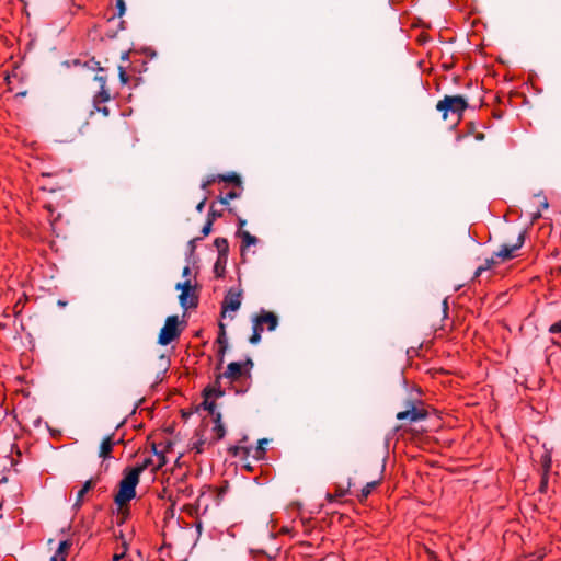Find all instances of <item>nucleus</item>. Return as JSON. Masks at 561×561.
Returning <instances> with one entry per match:
<instances>
[{"instance_id":"obj_39","label":"nucleus","mask_w":561,"mask_h":561,"mask_svg":"<svg viewBox=\"0 0 561 561\" xmlns=\"http://www.w3.org/2000/svg\"><path fill=\"white\" fill-rule=\"evenodd\" d=\"M549 332L550 333H561V320L553 323L550 329H549Z\"/></svg>"},{"instance_id":"obj_11","label":"nucleus","mask_w":561,"mask_h":561,"mask_svg":"<svg viewBox=\"0 0 561 561\" xmlns=\"http://www.w3.org/2000/svg\"><path fill=\"white\" fill-rule=\"evenodd\" d=\"M114 444V434L106 435L100 444L99 457L104 460L110 458Z\"/></svg>"},{"instance_id":"obj_36","label":"nucleus","mask_w":561,"mask_h":561,"mask_svg":"<svg viewBox=\"0 0 561 561\" xmlns=\"http://www.w3.org/2000/svg\"><path fill=\"white\" fill-rule=\"evenodd\" d=\"M219 345V350H218V355H219V364H222L224 363V356H225V353L228 348V343L226 344H218Z\"/></svg>"},{"instance_id":"obj_14","label":"nucleus","mask_w":561,"mask_h":561,"mask_svg":"<svg viewBox=\"0 0 561 561\" xmlns=\"http://www.w3.org/2000/svg\"><path fill=\"white\" fill-rule=\"evenodd\" d=\"M179 302L183 309L194 308L198 304V297L194 293H181L179 295Z\"/></svg>"},{"instance_id":"obj_32","label":"nucleus","mask_w":561,"mask_h":561,"mask_svg":"<svg viewBox=\"0 0 561 561\" xmlns=\"http://www.w3.org/2000/svg\"><path fill=\"white\" fill-rule=\"evenodd\" d=\"M117 14L116 16L121 18L125 14L126 5L124 0H116Z\"/></svg>"},{"instance_id":"obj_30","label":"nucleus","mask_w":561,"mask_h":561,"mask_svg":"<svg viewBox=\"0 0 561 561\" xmlns=\"http://www.w3.org/2000/svg\"><path fill=\"white\" fill-rule=\"evenodd\" d=\"M117 70H118V77H119L121 83L126 84L128 82L129 78L125 71L124 66H118Z\"/></svg>"},{"instance_id":"obj_25","label":"nucleus","mask_w":561,"mask_h":561,"mask_svg":"<svg viewBox=\"0 0 561 561\" xmlns=\"http://www.w3.org/2000/svg\"><path fill=\"white\" fill-rule=\"evenodd\" d=\"M218 328H219V331H218V336L216 340L217 344L228 343L227 333H226V324L224 322H219Z\"/></svg>"},{"instance_id":"obj_60","label":"nucleus","mask_w":561,"mask_h":561,"mask_svg":"<svg viewBox=\"0 0 561 561\" xmlns=\"http://www.w3.org/2000/svg\"><path fill=\"white\" fill-rule=\"evenodd\" d=\"M160 359L165 362V367H167L168 366V360L165 359L164 355H161Z\"/></svg>"},{"instance_id":"obj_28","label":"nucleus","mask_w":561,"mask_h":561,"mask_svg":"<svg viewBox=\"0 0 561 561\" xmlns=\"http://www.w3.org/2000/svg\"><path fill=\"white\" fill-rule=\"evenodd\" d=\"M239 197H240V193H237L236 191H231L226 196H220L219 202L222 205H228L230 199H234V198H239Z\"/></svg>"},{"instance_id":"obj_2","label":"nucleus","mask_w":561,"mask_h":561,"mask_svg":"<svg viewBox=\"0 0 561 561\" xmlns=\"http://www.w3.org/2000/svg\"><path fill=\"white\" fill-rule=\"evenodd\" d=\"M139 482V470L131 469L119 482L118 493L115 495V503L122 507L136 496V486Z\"/></svg>"},{"instance_id":"obj_19","label":"nucleus","mask_w":561,"mask_h":561,"mask_svg":"<svg viewBox=\"0 0 561 561\" xmlns=\"http://www.w3.org/2000/svg\"><path fill=\"white\" fill-rule=\"evenodd\" d=\"M228 255H218L214 265V272L217 277H222L226 272Z\"/></svg>"},{"instance_id":"obj_21","label":"nucleus","mask_w":561,"mask_h":561,"mask_svg":"<svg viewBox=\"0 0 561 561\" xmlns=\"http://www.w3.org/2000/svg\"><path fill=\"white\" fill-rule=\"evenodd\" d=\"M214 245L218 250V255H228L229 243L226 238H216L214 241Z\"/></svg>"},{"instance_id":"obj_45","label":"nucleus","mask_w":561,"mask_h":561,"mask_svg":"<svg viewBox=\"0 0 561 561\" xmlns=\"http://www.w3.org/2000/svg\"><path fill=\"white\" fill-rule=\"evenodd\" d=\"M220 216V213H217L216 210L213 209V207L210 208L209 213H208V216L207 218H213V221L215 220V218L219 217Z\"/></svg>"},{"instance_id":"obj_18","label":"nucleus","mask_w":561,"mask_h":561,"mask_svg":"<svg viewBox=\"0 0 561 561\" xmlns=\"http://www.w3.org/2000/svg\"><path fill=\"white\" fill-rule=\"evenodd\" d=\"M228 453L232 457H239L242 456L244 458L249 457L252 453V446L247 445H233L228 448Z\"/></svg>"},{"instance_id":"obj_61","label":"nucleus","mask_w":561,"mask_h":561,"mask_svg":"<svg viewBox=\"0 0 561 561\" xmlns=\"http://www.w3.org/2000/svg\"><path fill=\"white\" fill-rule=\"evenodd\" d=\"M1 483H5L8 482V478L7 477H3L1 480H0Z\"/></svg>"},{"instance_id":"obj_7","label":"nucleus","mask_w":561,"mask_h":561,"mask_svg":"<svg viewBox=\"0 0 561 561\" xmlns=\"http://www.w3.org/2000/svg\"><path fill=\"white\" fill-rule=\"evenodd\" d=\"M524 241H525V231L519 233L515 244H513V245L503 244L501 247V249L497 252H495V256L500 257L503 261L512 259L514 251L522 248V245L524 244Z\"/></svg>"},{"instance_id":"obj_5","label":"nucleus","mask_w":561,"mask_h":561,"mask_svg":"<svg viewBox=\"0 0 561 561\" xmlns=\"http://www.w3.org/2000/svg\"><path fill=\"white\" fill-rule=\"evenodd\" d=\"M241 289L229 288L221 302V317H226L227 311H237L241 307Z\"/></svg>"},{"instance_id":"obj_8","label":"nucleus","mask_w":561,"mask_h":561,"mask_svg":"<svg viewBox=\"0 0 561 561\" xmlns=\"http://www.w3.org/2000/svg\"><path fill=\"white\" fill-rule=\"evenodd\" d=\"M208 427L207 424L201 423L199 426L195 430V438L196 440L192 442V448L196 449L197 453H203V446L208 443L209 439L207 436Z\"/></svg>"},{"instance_id":"obj_57","label":"nucleus","mask_w":561,"mask_h":561,"mask_svg":"<svg viewBox=\"0 0 561 561\" xmlns=\"http://www.w3.org/2000/svg\"><path fill=\"white\" fill-rule=\"evenodd\" d=\"M196 529H197L198 536H201V534H202V524L201 523H198L196 525Z\"/></svg>"},{"instance_id":"obj_58","label":"nucleus","mask_w":561,"mask_h":561,"mask_svg":"<svg viewBox=\"0 0 561 561\" xmlns=\"http://www.w3.org/2000/svg\"><path fill=\"white\" fill-rule=\"evenodd\" d=\"M57 305L60 306V307H65L67 305V301L58 300Z\"/></svg>"},{"instance_id":"obj_37","label":"nucleus","mask_w":561,"mask_h":561,"mask_svg":"<svg viewBox=\"0 0 561 561\" xmlns=\"http://www.w3.org/2000/svg\"><path fill=\"white\" fill-rule=\"evenodd\" d=\"M45 424V427L49 431L50 435L53 437H59L61 435V431L60 430H57V428H54L51 426H49L48 423H44Z\"/></svg>"},{"instance_id":"obj_48","label":"nucleus","mask_w":561,"mask_h":561,"mask_svg":"<svg viewBox=\"0 0 561 561\" xmlns=\"http://www.w3.org/2000/svg\"><path fill=\"white\" fill-rule=\"evenodd\" d=\"M547 481H548V476L542 474V482H541L540 491H543L547 488Z\"/></svg>"},{"instance_id":"obj_33","label":"nucleus","mask_w":561,"mask_h":561,"mask_svg":"<svg viewBox=\"0 0 561 561\" xmlns=\"http://www.w3.org/2000/svg\"><path fill=\"white\" fill-rule=\"evenodd\" d=\"M211 227H213V218H207V220L202 229V233L204 237H206L210 233Z\"/></svg>"},{"instance_id":"obj_15","label":"nucleus","mask_w":561,"mask_h":561,"mask_svg":"<svg viewBox=\"0 0 561 561\" xmlns=\"http://www.w3.org/2000/svg\"><path fill=\"white\" fill-rule=\"evenodd\" d=\"M270 442L271 439L268 438L257 439V444L255 447H252V453L250 456H252L256 460L263 459L266 453V447L270 444Z\"/></svg>"},{"instance_id":"obj_41","label":"nucleus","mask_w":561,"mask_h":561,"mask_svg":"<svg viewBox=\"0 0 561 561\" xmlns=\"http://www.w3.org/2000/svg\"><path fill=\"white\" fill-rule=\"evenodd\" d=\"M494 264H495V261L493 257H491V259H486L484 264L481 266L483 267L484 271H486V270L491 268Z\"/></svg>"},{"instance_id":"obj_17","label":"nucleus","mask_w":561,"mask_h":561,"mask_svg":"<svg viewBox=\"0 0 561 561\" xmlns=\"http://www.w3.org/2000/svg\"><path fill=\"white\" fill-rule=\"evenodd\" d=\"M227 431L222 423H216V425L211 428V433L208 436L209 445L215 444L216 442L222 439L226 435Z\"/></svg>"},{"instance_id":"obj_56","label":"nucleus","mask_w":561,"mask_h":561,"mask_svg":"<svg viewBox=\"0 0 561 561\" xmlns=\"http://www.w3.org/2000/svg\"><path fill=\"white\" fill-rule=\"evenodd\" d=\"M540 217H541V214H540V211H539V210H538V211H536V213H533V221L537 220V219H538V218H540Z\"/></svg>"},{"instance_id":"obj_53","label":"nucleus","mask_w":561,"mask_h":561,"mask_svg":"<svg viewBox=\"0 0 561 561\" xmlns=\"http://www.w3.org/2000/svg\"><path fill=\"white\" fill-rule=\"evenodd\" d=\"M542 554H539V556H531L529 557V559L527 561H540L542 559Z\"/></svg>"},{"instance_id":"obj_51","label":"nucleus","mask_w":561,"mask_h":561,"mask_svg":"<svg viewBox=\"0 0 561 561\" xmlns=\"http://www.w3.org/2000/svg\"><path fill=\"white\" fill-rule=\"evenodd\" d=\"M238 222H239V230H243L242 228L247 225V220L243 218H239Z\"/></svg>"},{"instance_id":"obj_6","label":"nucleus","mask_w":561,"mask_h":561,"mask_svg":"<svg viewBox=\"0 0 561 561\" xmlns=\"http://www.w3.org/2000/svg\"><path fill=\"white\" fill-rule=\"evenodd\" d=\"M224 393H225L224 390H221L220 388H215V387L206 388L204 390L205 399H204L202 405H203L204 410H207L214 416L213 421H216V422L221 421V414L215 412L216 404L214 402H210L209 398H211L213 396L221 397V396H224Z\"/></svg>"},{"instance_id":"obj_52","label":"nucleus","mask_w":561,"mask_h":561,"mask_svg":"<svg viewBox=\"0 0 561 561\" xmlns=\"http://www.w3.org/2000/svg\"><path fill=\"white\" fill-rule=\"evenodd\" d=\"M484 272L483 267L482 266H479L477 268V271L474 272V276L473 278H477L478 276H480L482 273Z\"/></svg>"},{"instance_id":"obj_24","label":"nucleus","mask_w":561,"mask_h":561,"mask_svg":"<svg viewBox=\"0 0 561 561\" xmlns=\"http://www.w3.org/2000/svg\"><path fill=\"white\" fill-rule=\"evenodd\" d=\"M70 547L71 542L69 540L60 541L55 556H57V558L61 557V559L65 560Z\"/></svg>"},{"instance_id":"obj_20","label":"nucleus","mask_w":561,"mask_h":561,"mask_svg":"<svg viewBox=\"0 0 561 561\" xmlns=\"http://www.w3.org/2000/svg\"><path fill=\"white\" fill-rule=\"evenodd\" d=\"M217 179H218V181L232 183L238 186H240L242 184L241 178L234 172H231L228 174H218Z\"/></svg>"},{"instance_id":"obj_26","label":"nucleus","mask_w":561,"mask_h":561,"mask_svg":"<svg viewBox=\"0 0 561 561\" xmlns=\"http://www.w3.org/2000/svg\"><path fill=\"white\" fill-rule=\"evenodd\" d=\"M541 465H542L543 474L548 476V472L551 468V456L549 453L543 454V456L541 458Z\"/></svg>"},{"instance_id":"obj_13","label":"nucleus","mask_w":561,"mask_h":561,"mask_svg":"<svg viewBox=\"0 0 561 561\" xmlns=\"http://www.w3.org/2000/svg\"><path fill=\"white\" fill-rule=\"evenodd\" d=\"M412 423L409 424H400L397 425L393 430L394 434H399L400 436H404L405 434H411L412 437L422 434L426 430L423 426H420L419 428L412 427Z\"/></svg>"},{"instance_id":"obj_49","label":"nucleus","mask_w":561,"mask_h":561,"mask_svg":"<svg viewBox=\"0 0 561 561\" xmlns=\"http://www.w3.org/2000/svg\"><path fill=\"white\" fill-rule=\"evenodd\" d=\"M242 365H243V367L252 368L253 367V360L249 357V358H247V360Z\"/></svg>"},{"instance_id":"obj_46","label":"nucleus","mask_w":561,"mask_h":561,"mask_svg":"<svg viewBox=\"0 0 561 561\" xmlns=\"http://www.w3.org/2000/svg\"><path fill=\"white\" fill-rule=\"evenodd\" d=\"M205 203H206V197H205V198H203V199L197 204V206H196V210H197L198 213H202V211H203V209H204V207H205Z\"/></svg>"},{"instance_id":"obj_63","label":"nucleus","mask_w":561,"mask_h":561,"mask_svg":"<svg viewBox=\"0 0 561 561\" xmlns=\"http://www.w3.org/2000/svg\"><path fill=\"white\" fill-rule=\"evenodd\" d=\"M172 446V442L171 440H167V448H170Z\"/></svg>"},{"instance_id":"obj_59","label":"nucleus","mask_w":561,"mask_h":561,"mask_svg":"<svg viewBox=\"0 0 561 561\" xmlns=\"http://www.w3.org/2000/svg\"><path fill=\"white\" fill-rule=\"evenodd\" d=\"M443 306H444V310L446 311V310H447V308H448L447 299H445V300L443 301Z\"/></svg>"},{"instance_id":"obj_42","label":"nucleus","mask_w":561,"mask_h":561,"mask_svg":"<svg viewBox=\"0 0 561 561\" xmlns=\"http://www.w3.org/2000/svg\"><path fill=\"white\" fill-rule=\"evenodd\" d=\"M94 80L100 83V89H102V87H106V77H104V76H95Z\"/></svg>"},{"instance_id":"obj_27","label":"nucleus","mask_w":561,"mask_h":561,"mask_svg":"<svg viewBox=\"0 0 561 561\" xmlns=\"http://www.w3.org/2000/svg\"><path fill=\"white\" fill-rule=\"evenodd\" d=\"M153 451L156 456L158 457V463L154 466V469H160L167 463L165 456L162 451H158L156 448V444L152 445Z\"/></svg>"},{"instance_id":"obj_9","label":"nucleus","mask_w":561,"mask_h":561,"mask_svg":"<svg viewBox=\"0 0 561 561\" xmlns=\"http://www.w3.org/2000/svg\"><path fill=\"white\" fill-rule=\"evenodd\" d=\"M242 368L243 365L238 362H232L228 364L226 371L222 375H219L217 378V381H219L220 378L225 377L231 380H237L242 376Z\"/></svg>"},{"instance_id":"obj_50","label":"nucleus","mask_w":561,"mask_h":561,"mask_svg":"<svg viewBox=\"0 0 561 561\" xmlns=\"http://www.w3.org/2000/svg\"><path fill=\"white\" fill-rule=\"evenodd\" d=\"M198 239H199V238H197V240H198ZM195 242H196V239H193V240H191V241L188 242V247H190V251H191V253H193V252H194V250H195Z\"/></svg>"},{"instance_id":"obj_16","label":"nucleus","mask_w":561,"mask_h":561,"mask_svg":"<svg viewBox=\"0 0 561 561\" xmlns=\"http://www.w3.org/2000/svg\"><path fill=\"white\" fill-rule=\"evenodd\" d=\"M95 485V481L93 479H90L88 481L84 482L83 486L81 488V490L77 493V497H76V502L73 504V508L76 511H78L81 505H82V501H83V496Z\"/></svg>"},{"instance_id":"obj_3","label":"nucleus","mask_w":561,"mask_h":561,"mask_svg":"<svg viewBox=\"0 0 561 561\" xmlns=\"http://www.w3.org/2000/svg\"><path fill=\"white\" fill-rule=\"evenodd\" d=\"M467 107V100L461 95H445L444 99L436 104V110L443 113L444 119L447 118L448 112H453L460 117Z\"/></svg>"},{"instance_id":"obj_64","label":"nucleus","mask_w":561,"mask_h":561,"mask_svg":"<svg viewBox=\"0 0 561 561\" xmlns=\"http://www.w3.org/2000/svg\"><path fill=\"white\" fill-rule=\"evenodd\" d=\"M49 561H57V556H53Z\"/></svg>"},{"instance_id":"obj_23","label":"nucleus","mask_w":561,"mask_h":561,"mask_svg":"<svg viewBox=\"0 0 561 561\" xmlns=\"http://www.w3.org/2000/svg\"><path fill=\"white\" fill-rule=\"evenodd\" d=\"M110 99H111V95H110L108 90L106 89V87H102V89H100L99 93L94 96L93 103H94V105H98L99 103H104V102L110 101Z\"/></svg>"},{"instance_id":"obj_55","label":"nucleus","mask_w":561,"mask_h":561,"mask_svg":"<svg viewBox=\"0 0 561 561\" xmlns=\"http://www.w3.org/2000/svg\"><path fill=\"white\" fill-rule=\"evenodd\" d=\"M191 273V268L190 266H185L182 271V275L185 277V276H188Z\"/></svg>"},{"instance_id":"obj_29","label":"nucleus","mask_w":561,"mask_h":561,"mask_svg":"<svg viewBox=\"0 0 561 561\" xmlns=\"http://www.w3.org/2000/svg\"><path fill=\"white\" fill-rule=\"evenodd\" d=\"M176 290H181V293H191L193 290V286L190 280L178 283L175 285Z\"/></svg>"},{"instance_id":"obj_22","label":"nucleus","mask_w":561,"mask_h":561,"mask_svg":"<svg viewBox=\"0 0 561 561\" xmlns=\"http://www.w3.org/2000/svg\"><path fill=\"white\" fill-rule=\"evenodd\" d=\"M379 481H371L368 482L362 490L360 493L357 495L358 500L360 502L365 501L369 494L373 492V490L378 485Z\"/></svg>"},{"instance_id":"obj_4","label":"nucleus","mask_w":561,"mask_h":561,"mask_svg":"<svg viewBox=\"0 0 561 561\" xmlns=\"http://www.w3.org/2000/svg\"><path fill=\"white\" fill-rule=\"evenodd\" d=\"M181 324L178 316H169L165 319L164 325L161 328L158 343L160 345H168L175 339H178L181 334V329L179 328Z\"/></svg>"},{"instance_id":"obj_12","label":"nucleus","mask_w":561,"mask_h":561,"mask_svg":"<svg viewBox=\"0 0 561 561\" xmlns=\"http://www.w3.org/2000/svg\"><path fill=\"white\" fill-rule=\"evenodd\" d=\"M237 236L242 240L241 256L244 257L245 249L248 247L255 245L259 242V239L247 230H238Z\"/></svg>"},{"instance_id":"obj_35","label":"nucleus","mask_w":561,"mask_h":561,"mask_svg":"<svg viewBox=\"0 0 561 561\" xmlns=\"http://www.w3.org/2000/svg\"><path fill=\"white\" fill-rule=\"evenodd\" d=\"M252 321H253V328H252L253 332H257L261 334L264 330L262 323L260 322V320L256 317H253Z\"/></svg>"},{"instance_id":"obj_44","label":"nucleus","mask_w":561,"mask_h":561,"mask_svg":"<svg viewBox=\"0 0 561 561\" xmlns=\"http://www.w3.org/2000/svg\"><path fill=\"white\" fill-rule=\"evenodd\" d=\"M95 110L101 112L104 116H108L110 115V110L104 106V107H99L98 105H94Z\"/></svg>"},{"instance_id":"obj_47","label":"nucleus","mask_w":561,"mask_h":561,"mask_svg":"<svg viewBox=\"0 0 561 561\" xmlns=\"http://www.w3.org/2000/svg\"><path fill=\"white\" fill-rule=\"evenodd\" d=\"M249 440V435L247 433L242 434L241 438L238 440L239 445H245Z\"/></svg>"},{"instance_id":"obj_1","label":"nucleus","mask_w":561,"mask_h":561,"mask_svg":"<svg viewBox=\"0 0 561 561\" xmlns=\"http://www.w3.org/2000/svg\"><path fill=\"white\" fill-rule=\"evenodd\" d=\"M396 417L398 421H422L426 419H442L443 415L437 409L410 394L402 402Z\"/></svg>"},{"instance_id":"obj_43","label":"nucleus","mask_w":561,"mask_h":561,"mask_svg":"<svg viewBox=\"0 0 561 561\" xmlns=\"http://www.w3.org/2000/svg\"><path fill=\"white\" fill-rule=\"evenodd\" d=\"M123 546H124V551H123L122 553H116V554H114V557H113V561H118V560H121L122 558H124V556H125V551L127 550V543H126V542H124V543H123Z\"/></svg>"},{"instance_id":"obj_34","label":"nucleus","mask_w":561,"mask_h":561,"mask_svg":"<svg viewBox=\"0 0 561 561\" xmlns=\"http://www.w3.org/2000/svg\"><path fill=\"white\" fill-rule=\"evenodd\" d=\"M152 465H153L152 459L147 458V459L144 460V462L141 465L135 467L134 469H138L139 470V474H140L144 470H146L149 466H152Z\"/></svg>"},{"instance_id":"obj_31","label":"nucleus","mask_w":561,"mask_h":561,"mask_svg":"<svg viewBox=\"0 0 561 561\" xmlns=\"http://www.w3.org/2000/svg\"><path fill=\"white\" fill-rule=\"evenodd\" d=\"M218 181L217 175H208L207 179L202 183L201 188L206 191L209 185Z\"/></svg>"},{"instance_id":"obj_38","label":"nucleus","mask_w":561,"mask_h":561,"mask_svg":"<svg viewBox=\"0 0 561 561\" xmlns=\"http://www.w3.org/2000/svg\"><path fill=\"white\" fill-rule=\"evenodd\" d=\"M260 341H261V334L257 332H253L249 339V342L253 345L260 343Z\"/></svg>"},{"instance_id":"obj_40","label":"nucleus","mask_w":561,"mask_h":561,"mask_svg":"<svg viewBox=\"0 0 561 561\" xmlns=\"http://www.w3.org/2000/svg\"><path fill=\"white\" fill-rule=\"evenodd\" d=\"M536 197H539L541 198L540 201V206L543 208V209H547L549 207V203L547 201V198L545 196H542V193H538L535 195Z\"/></svg>"},{"instance_id":"obj_62","label":"nucleus","mask_w":561,"mask_h":561,"mask_svg":"<svg viewBox=\"0 0 561 561\" xmlns=\"http://www.w3.org/2000/svg\"><path fill=\"white\" fill-rule=\"evenodd\" d=\"M91 61L93 62V67H96V66H99V65H100V62H99V61H95L94 59H92Z\"/></svg>"},{"instance_id":"obj_54","label":"nucleus","mask_w":561,"mask_h":561,"mask_svg":"<svg viewBox=\"0 0 561 561\" xmlns=\"http://www.w3.org/2000/svg\"><path fill=\"white\" fill-rule=\"evenodd\" d=\"M128 58H129V53L128 51L122 53V55H121L122 61H127Z\"/></svg>"},{"instance_id":"obj_10","label":"nucleus","mask_w":561,"mask_h":561,"mask_svg":"<svg viewBox=\"0 0 561 561\" xmlns=\"http://www.w3.org/2000/svg\"><path fill=\"white\" fill-rule=\"evenodd\" d=\"M260 322L267 324L268 331H274L278 325V318L274 312L262 310L260 314L255 316Z\"/></svg>"}]
</instances>
